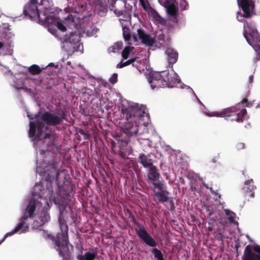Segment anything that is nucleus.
I'll use <instances>...</instances> for the list:
<instances>
[{"instance_id": "1", "label": "nucleus", "mask_w": 260, "mask_h": 260, "mask_svg": "<svg viewBox=\"0 0 260 260\" xmlns=\"http://www.w3.org/2000/svg\"><path fill=\"white\" fill-rule=\"evenodd\" d=\"M75 193L73 186L70 189L63 186L62 189L57 191L56 196L52 198L51 202L59 210L58 223L60 230L56 237L52 236L51 240L57 247L56 250L58 251L59 256L62 257V260H73L72 254L73 247L71 245V249L69 248L67 222L76 224L79 218L76 209L71 204Z\"/></svg>"}, {"instance_id": "2", "label": "nucleus", "mask_w": 260, "mask_h": 260, "mask_svg": "<svg viewBox=\"0 0 260 260\" xmlns=\"http://www.w3.org/2000/svg\"><path fill=\"white\" fill-rule=\"evenodd\" d=\"M43 151H47L43 161L37 167V173L42 179H68V171L59 167L61 147L55 141V137L50 134H46L41 142Z\"/></svg>"}, {"instance_id": "3", "label": "nucleus", "mask_w": 260, "mask_h": 260, "mask_svg": "<svg viewBox=\"0 0 260 260\" xmlns=\"http://www.w3.org/2000/svg\"><path fill=\"white\" fill-rule=\"evenodd\" d=\"M43 188L44 186L42 183L40 184L35 183L31 197L25 208L23 215L22 216L23 218H25L28 221H31V226L33 229H38L50 220L49 212L50 206L47 201L46 203L48 207H44L39 213L38 219H36L37 212L42 205L39 200L43 197L42 189Z\"/></svg>"}, {"instance_id": "4", "label": "nucleus", "mask_w": 260, "mask_h": 260, "mask_svg": "<svg viewBox=\"0 0 260 260\" xmlns=\"http://www.w3.org/2000/svg\"><path fill=\"white\" fill-rule=\"evenodd\" d=\"M121 113L124 121L122 122L121 127L128 137L133 135H140L139 131V125L137 120L142 119L145 115L137 105L126 106L121 105Z\"/></svg>"}, {"instance_id": "5", "label": "nucleus", "mask_w": 260, "mask_h": 260, "mask_svg": "<svg viewBox=\"0 0 260 260\" xmlns=\"http://www.w3.org/2000/svg\"><path fill=\"white\" fill-rule=\"evenodd\" d=\"M136 227L135 228L136 233L141 241L147 246L152 247L150 250L154 257L156 260H167L162 251L156 248L159 247L158 241L148 232L144 225L137 220L134 221Z\"/></svg>"}, {"instance_id": "6", "label": "nucleus", "mask_w": 260, "mask_h": 260, "mask_svg": "<svg viewBox=\"0 0 260 260\" xmlns=\"http://www.w3.org/2000/svg\"><path fill=\"white\" fill-rule=\"evenodd\" d=\"M247 102V99L245 98L235 106L225 108L221 111L212 112L208 114V116L224 117L226 119L230 118L232 121L243 122L247 115V111L245 108H240L239 106L241 104L246 103Z\"/></svg>"}, {"instance_id": "7", "label": "nucleus", "mask_w": 260, "mask_h": 260, "mask_svg": "<svg viewBox=\"0 0 260 260\" xmlns=\"http://www.w3.org/2000/svg\"><path fill=\"white\" fill-rule=\"evenodd\" d=\"M59 112L56 115L54 112H45L41 116V119L48 125H59L66 118V112L63 109H57Z\"/></svg>"}, {"instance_id": "8", "label": "nucleus", "mask_w": 260, "mask_h": 260, "mask_svg": "<svg viewBox=\"0 0 260 260\" xmlns=\"http://www.w3.org/2000/svg\"><path fill=\"white\" fill-rule=\"evenodd\" d=\"M45 124L40 119L29 122V135L30 137H35V140H41L44 132Z\"/></svg>"}, {"instance_id": "9", "label": "nucleus", "mask_w": 260, "mask_h": 260, "mask_svg": "<svg viewBox=\"0 0 260 260\" xmlns=\"http://www.w3.org/2000/svg\"><path fill=\"white\" fill-rule=\"evenodd\" d=\"M81 36L76 32H71L66 35L64 39V47L72 52L77 51L79 48Z\"/></svg>"}, {"instance_id": "10", "label": "nucleus", "mask_w": 260, "mask_h": 260, "mask_svg": "<svg viewBox=\"0 0 260 260\" xmlns=\"http://www.w3.org/2000/svg\"><path fill=\"white\" fill-rule=\"evenodd\" d=\"M38 6V0H30L24 7V15L30 18L36 19L37 16H39Z\"/></svg>"}, {"instance_id": "11", "label": "nucleus", "mask_w": 260, "mask_h": 260, "mask_svg": "<svg viewBox=\"0 0 260 260\" xmlns=\"http://www.w3.org/2000/svg\"><path fill=\"white\" fill-rule=\"evenodd\" d=\"M164 87H173L179 83V80L177 78L176 74L173 72L170 73L168 70H165L161 73Z\"/></svg>"}, {"instance_id": "12", "label": "nucleus", "mask_w": 260, "mask_h": 260, "mask_svg": "<svg viewBox=\"0 0 260 260\" xmlns=\"http://www.w3.org/2000/svg\"><path fill=\"white\" fill-rule=\"evenodd\" d=\"M154 198L156 202L157 201L159 203L169 202L171 206V210L175 208L174 202L170 199L169 192L166 188L161 191H156L154 193Z\"/></svg>"}, {"instance_id": "13", "label": "nucleus", "mask_w": 260, "mask_h": 260, "mask_svg": "<svg viewBox=\"0 0 260 260\" xmlns=\"http://www.w3.org/2000/svg\"><path fill=\"white\" fill-rule=\"evenodd\" d=\"M53 14L51 9L45 8L43 11H39V16H37V19L43 23L52 24L54 22Z\"/></svg>"}, {"instance_id": "14", "label": "nucleus", "mask_w": 260, "mask_h": 260, "mask_svg": "<svg viewBox=\"0 0 260 260\" xmlns=\"http://www.w3.org/2000/svg\"><path fill=\"white\" fill-rule=\"evenodd\" d=\"M239 6L241 8L244 12L243 16L244 18H249L251 17V12L254 7V3L251 0H237Z\"/></svg>"}, {"instance_id": "15", "label": "nucleus", "mask_w": 260, "mask_h": 260, "mask_svg": "<svg viewBox=\"0 0 260 260\" xmlns=\"http://www.w3.org/2000/svg\"><path fill=\"white\" fill-rule=\"evenodd\" d=\"M160 73H154L152 74L148 78V82L152 88H164L163 81Z\"/></svg>"}, {"instance_id": "16", "label": "nucleus", "mask_w": 260, "mask_h": 260, "mask_svg": "<svg viewBox=\"0 0 260 260\" xmlns=\"http://www.w3.org/2000/svg\"><path fill=\"white\" fill-rule=\"evenodd\" d=\"M137 38L141 41V42L148 46H151L154 43V39L149 34L145 32L142 28L137 29Z\"/></svg>"}, {"instance_id": "17", "label": "nucleus", "mask_w": 260, "mask_h": 260, "mask_svg": "<svg viewBox=\"0 0 260 260\" xmlns=\"http://www.w3.org/2000/svg\"><path fill=\"white\" fill-rule=\"evenodd\" d=\"M98 256V248H89L84 254L81 250V253H78L77 256V260H94Z\"/></svg>"}, {"instance_id": "18", "label": "nucleus", "mask_w": 260, "mask_h": 260, "mask_svg": "<svg viewBox=\"0 0 260 260\" xmlns=\"http://www.w3.org/2000/svg\"><path fill=\"white\" fill-rule=\"evenodd\" d=\"M31 221H29L21 216L19 219V222L14 228V231L17 233L24 234L28 231L29 225H31Z\"/></svg>"}, {"instance_id": "19", "label": "nucleus", "mask_w": 260, "mask_h": 260, "mask_svg": "<svg viewBox=\"0 0 260 260\" xmlns=\"http://www.w3.org/2000/svg\"><path fill=\"white\" fill-rule=\"evenodd\" d=\"M137 161L145 168L151 167L153 164L150 153L146 154L144 153H140L137 158Z\"/></svg>"}, {"instance_id": "20", "label": "nucleus", "mask_w": 260, "mask_h": 260, "mask_svg": "<svg viewBox=\"0 0 260 260\" xmlns=\"http://www.w3.org/2000/svg\"><path fill=\"white\" fill-rule=\"evenodd\" d=\"M249 36L251 38V39H250L247 34H244V37L248 43L253 47H258L260 50V35L257 31H254L251 34H249Z\"/></svg>"}, {"instance_id": "21", "label": "nucleus", "mask_w": 260, "mask_h": 260, "mask_svg": "<svg viewBox=\"0 0 260 260\" xmlns=\"http://www.w3.org/2000/svg\"><path fill=\"white\" fill-rule=\"evenodd\" d=\"M118 4L121 6V8H118L116 6V3L115 0H111L109 8L111 11H113L114 13L117 16H120L123 14L124 3V2L121 0H119Z\"/></svg>"}, {"instance_id": "22", "label": "nucleus", "mask_w": 260, "mask_h": 260, "mask_svg": "<svg viewBox=\"0 0 260 260\" xmlns=\"http://www.w3.org/2000/svg\"><path fill=\"white\" fill-rule=\"evenodd\" d=\"M151 189L155 193L166 188L163 183V180H147Z\"/></svg>"}, {"instance_id": "23", "label": "nucleus", "mask_w": 260, "mask_h": 260, "mask_svg": "<svg viewBox=\"0 0 260 260\" xmlns=\"http://www.w3.org/2000/svg\"><path fill=\"white\" fill-rule=\"evenodd\" d=\"M122 35L124 40L126 42H128L129 44H131V41H133L134 43L138 42L137 34L133 33L132 37H131L129 28L127 26H124L122 27Z\"/></svg>"}, {"instance_id": "24", "label": "nucleus", "mask_w": 260, "mask_h": 260, "mask_svg": "<svg viewBox=\"0 0 260 260\" xmlns=\"http://www.w3.org/2000/svg\"><path fill=\"white\" fill-rule=\"evenodd\" d=\"M113 180H95L96 184L99 186L101 189H103L107 192L112 189L113 185Z\"/></svg>"}, {"instance_id": "25", "label": "nucleus", "mask_w": 260, "mask_h": 260, "mask_svg": "<svg viewBox=\"0 0 260 260\" xmlns=\"http://www.w3.org/2000/svg\"><path fill=\"white\" fill-rule=\"evenodd\" d=\"M165 53L168 56V61L170 64H174L178 60V53L172 48H167Z\"/></svg>"}, {"instance_id": "26", "label": "nucleus", "mask_w": 260, "mask_h": 260, "mask_svg": "<svg viewBox=\"0 0 260 260\" xmlns=\"http://www.w3.org/2000/svg\"><path fill=\"white\" fill-rule=\"evenodd\" d=\"M164 7L166 9L167 12L169 15L173 17H176L178 16V9L174 4H171L167 1L165 3Z\"/></svg>"}, {"instance_id": "27", "label": "nucleus", "mask_w": 260, "mask_h": 260, "mask_svg": "<svg viewBox=\"0 0 260 260\" xmlns=\"http://www.w3.org/2000/svg\"><path fill=\"white\" fill-rule=\"evenodd\" d=\"M148 170V179H159L160 174L157 167L152 165V166L147 168Z\"/></svg>"}, {"instance_id": "28", "label": "nucleus", "mask_w": 260, "mask_h": 260, "mask_svg": "<svg viewBox=\"0 0 260 260\" xmlns=\"http://www.w3.org/2000/svg\"><path fill=\"white\" fill-rule=\"evenodd\" d=\"M256 188L253 180H245L244 181L243 189L246 192H250Z\"/></svg>"}, {"instance_id": "29", "label": "nucleus", "mask_w": 260, "mask_h": 260, "mask_svg": "<svg viewBox=\"0 0 260 260\" xmlns=\"http://www.w3.org/2000/svg\"><path fill=\"white\" fill-rule=\"evenodd\" d=\"M224 211L225 212V215L227 217V218L229 220L230 223H233L236 225L239 224L238 222L235 220V218L236 215L234 212L228 209H224Z\"/></svg>"}, {"instance_id": "30", "label": "nucleus", "mask_w": 260, "mask_h": 260, "mask_svg": "<svg viewBox=\"0 0 260 260\" xmlns=\"http://www.w3.org/2000/svg\"><path fill=\"white\" fill-rule=\"evenodd\" d=\"M42 69L36 64H33L28 68L29 72L32 75H38L42 72Z\"/></svg>"}, {"instance_id": "31", "label": "nucleus", "mask_w": 260, "mask_h": 260, "mask_svg": "<svg viewBox=\"0 0 260 260\" xmlns=\"http://www.w3.org/2000/svg\"><path fill=\"white\" fill-rule=\"evenodd\" d=\"M133 48V47L126 46L121 52L122 57L125 59H127L130 54L131 51Z\"/></svg>"}, {"instance_id": "32", "label": "nucleus", "mask_w": 260, "mask_h": 260, "mask_svg": "<svg viewBox=\"0 0 260 260\" xmlns=\"http://www.w3.org/2000/svg\"><path fill=\"white\" fill-rule=\"evenodd\" d=\"M254 251L255 254L253 255L252 260H260V246L256 245Z\"/></svg>"}, {"instance_id": "33", "label": "nucleus", "mask_w": 260, "mask_h": 260, "mask_svg": "<svg viewBox=\"0 0 260 260\" xmlns=\"http://www.w3.org/2000/svg\"><path fill=\"white\" fill-rule=\"evenodd\" d=\"M108 12V8L106 6L100 5L99 9L98 14L101 16L106 15Z\"/></svg>"}, {"instance_id": "34", "label": "nucleus", "mask_w": 260, "mask_h": 260, "mask_svg": "<svg viewBox=\"0 0 260 260\" xmlns=\"http://www.w3.org/2000/svg\"><path fill=\"white\" fill-rule=\"evenodd\" d=\"M187 179H200L199 176L193 172H187L186 174Z\"/></svg>"}, {"instance_id": "35", "label": "nucleus", "mask_w": 260, "mask_h": 260, "mask_svg": "<svg viewBox=\"0 0 260 260\" xmlns=\"http://www.w3.org/2000/svg\"><path fill=\"white\" fill-rule=\"evenodd\" d=\"M250 245H248L246 246L245 248V250H244V255L242 257V260H245L244 258H245V255H247V254H250L251 253V249L250 248ZM255 254H254L253 255H254ZM253 256H252V257L253 258ZM247 260H249V257H248V255H247ZM252 258H251V260H252Z\"/></svg>"}, {"instance_id": "36", "label": "nucleus", "mask_w": 260, "mask_h": 260, "mask_svg": "<svg viewBox=\"0 0 260 260\" xmlns=\"http://www.w3.org/2000/svg\"><path fill=\"white\" fill-rule=\"evenodd\" d=\"M112 49V51L114 52H116V51H119L122 48V43H117L114 44L113 46L111 47Z\"/></svg>"}, {"instance_id": "37", "label": "nucleus", "mask_w": 260, "mask_h": 260, "mask_svg": "<svg viewBox=\"0 0 260 260\" xmlns=\"http://www.w3.org/2000/svg\"><path fill=\"white\" fill-rule=\"evenodd\" d=\"M56 26L58 28V29L62 31H64L65 30H66V27L60 22L57 21L56 22Z\"/></svg>"}, {"instance_id": "38", "label": "nucleus", "mask_w": 260, "mask_h": 260, "mask_svg": "<svg viewBox=\"0 0 260 260\" xmlns=\"http://www.w3.org/2000/svg\"><path fill=\"white\" fill-rule=\"evenodd\" d=\"M117 78H118L117 74L114 73L113 74L112 76L111 77V78H110L109 81L111 83L114 84V83L117 82Z\"/></svg>"}, {"instance_id": "39", "label": "nucleus", "mask_w": 260, "mask_h": 260, "mask_svg": "<svg viewBox=\"0 0 260 260\" xmlns=\"http://www.w3.org/2000/svg\"><path fill=\"white\" fill-rule=\"evenodd\" d=\"M17 233L14 231V229H13L11 231L7 233L4 236V237L2 238L3 239H4V241L7 238L12 236L15 234H16Z\"/></svg>"}, {"instance_id": "40", "label": "nucleus", "mask_w": 260, "mask_h": 260, "mask_svg": "<svg viewBox=\"0 0 260 260\" xmlns=\"http://www.w3.org/2000/svg\"><path fill=\"white\" fill-rule=\"evenodd\" d=\"M188 6V4L185 0H182V2L180 3V7L183 10L186 9V7Z\"/></svg>"}, {"instance_id": "41", "label": "nucleus", "mask_w": 260, "mask_h": 260, "mask_svg": "<svg viewBox=\"0 0 260 260\" xmlns=\"http://www.w3.org/2000/svg\"><path fill=\"white\" fill-rule=\"evenodd\" d=\"M135 60H136L135 58H131L130 59H129L125 62H124L125 66L126 67V66L129 65L131 63H133Z\"/></svg>"}, {"instance_id": "42", "label": "nucleus", "mask_w": 260, "mask_h": 260, "mask_svg": "<svg viewBox=\"0 0 260 260\" xmlns=\"http://www.w3.org/2000/svg\"><path fill=\"white\" fill-rule=\"evenodd\" d=\"M206 210L207 212H208V215L210 217L213 215L214 213V210L213 209L210 210V207L209 206L206 208Z\"/></svg>"}, {"instance_id": "43", "label": "nucleus", "mask_w": 260, "mask_h": 260, "mask_svg": "<svg viewBox=\"0 0 260 260\" xmlns=\"http://www.w3.org/2000/svg\"><path fill=\"white\" fill-rule=\"evenodd\" d=\"M197 180H191V181L190 182V188L192 189V190H197V187L193 185V181H196Z\"/></svg>"}, {"instance_id": "44", "label": "nucleus", "mask_w": 260, "mask_h": 260, "mask_svg": "<svg viewBox=\"0 0 260 260\" xmlns=\"http://www.w3.org/2000/svg\"><path fill=\"white\" fill-rule=\"evenodd\" d=\"M237 148L238 149H242L244 148V144L242 143H239L236 145Z\"/></svg>"}, {"instance_id": "45", "label": "nucleus", "mask_w": 260, "mask_h": 260, "mask_svg": "<svg viewBox=\"0 0 260 260\" xmlns=\"http://www.w3.org/2000/svg\"><path fill=\"white\" fill-rule=\"evenodd\" d=\"M210 190L211 192L212 193L216 194L218 198H221V194L218 193H217V192H215L214 190H213L212 187H210Z\"/></svg>"}, {"instance_id": "46", "label": "nucleus", "mask_w": 260, "mask_h": 260, "mask_svg": "<svg viewBox=\"0 0 260 260\" xmlns=\"http://www.w3.org/2000/svg\"><path fill=\"white\" fill-rule=\"evenodd\" d=\"M125 67L124 62L122 61H121L119 63L117 64L116 66V67L117 68H122L123 67Z\"/></svg>"}, {"instance_id": "47", "label": "nucleus", "mask_w": 260, "mask_h": 260, "mask_svg": "<svg viewBox=\"0 0 260 260\" xmlns=\"http://www.w3.org/2000/svg\"><path fill=\"white\" fill-rule=\"evenodd\" d=\"M79 133L83 136H86L87 134L84 132V131L83 129H80L79 130Z\"/></svg>"}, {"instance_id": "48", "label": "nucleus", "mask_w": 260, "mask_h": 260, "mask_svg": "<svg viewBox=\"0 0 260 260\" xmlns=\"http://www.w3.org/2000/svg\"><path fill=\"white\" fill-rule=\"evenodd\" d=\"M46 181L48 182H49V183H52L53 181L54 180H51V179H49V180H41V181ZM55 181H57V183H60V181H59V180H55Z\"/></svg>"}, {"instance_id": "49", "label": "nucleus", "mask_w": 260, "mask_h": 260, "mask_svg": "<svg viewBox=\"0 0 260 260\" xmlns=\"http://www.w3.org/2000/svg\"><path fill=\"white\" fill-rule=\"evenodd\" d=\"M72 180H68V179H67V180H63V184H65L66 183H72Z\"/></svg>"}, {"instance_id": "50", "label": "nucleus", "mask_w": 260, "mask_h": 260, "mask_svg": "<svg viewBox=\"0 0 260 260\" xmlns=\"http://www.w3.org/2000/svg\"><path fill=\"white\" fill-rule=\"evenodd\" d=\"M139 1H140V3H141V5L143 7V8L144 9H146V6H145V3H144V1L143 0H139Z\"/></svg>"}, {"instance_id": "51", "label": "nucleus", "mask_w": 260, "mask_h": 260, "mask_svg": "<svg viewBox=\"0 0 260 260\" xmlns=\"http://www.w3.org/2000/svg\"><path fill=\"white\" fill-rule=\"evenodd\" d=\"M246 237L250 242H254V240L252 239H251V237L248 235H246Z\"/></svg>"}, {"instance_id": "52", "label": "nucleus", "mask_w": 260, "mask_h": 260, "mask_svg": "<svg viewBox=\"0 0 260 260\" xmlns=\"http://www.w3.org/2000/svg\"><path fill=\"white\" fill-rule=\"evenodd\" d=\"M240 247V244L239 243L237 242L235 245V248L236 249V251H237L238 250V248Z\"/></svg>"}, {"instance_id": "53", "label": "nucleus", "mask_w": 260, "mask_h": 260, "mask_svg": "<svg viewBox=\"0 0 260 260\" xmlns=\"http://www.w3.org/2000/svg\"><path fill=\"white\" fill-rule=\"evenodd\" d=\"M249 81L250 83L253 82V75H250L249 77Z\"/></svg>"}, {"instance_id": "54", "label": "nucleus", "mask_w": 260, "mask_h": 260, "mask_svg": "<svg viewBox=\"0 0 260 260\" xmlns=\"http://www.w3.org/2000/svg\"><path fill=\"white\" fill-rule=\"evenodd\" d=\"M115 180L116 181V182L115 183V185L116 187L119 184L120 180L118 179V180Z\"/></svg>"}, {"instance_id": "55", "label": "nucleus", "mask_w": 260, "mask_h": 260, "mask_svg": "<svg viewBox=\"0 0 260 260\" xmlns=\"http://www.w3.org/2000/svg\"><path fill=\"white\" fill-rule=\"evenodd\" d=\"M250 197H251V198H253L254 197V193L253 192H251L250 194Z\"/></svg>"}, {"instance_id": "56", "label": "nucleus", "mask_w": 260, "mask_h": 260, "mask_svg": "<svg viewBox=\"0 0 260 260\" xmlns=\"http://www.w3.org/2000/svg\"><path fill=\"white\" fill-rule=\"evenodd\" d=\"M170 180V181H169V183H172V184L173 183H174V182H175V181L176 180Z\"/></svg>"}, {"instance_id": "57", "label": "nucleus", "mask_w": 260, "mask_h": 260, "mask_svg": "<svg viewBox=\"0 0 260 260\" xmlns=\"http://www.w3.org/2000/svg\"><path fill=\"white\" fill-rule=\"evenodd\" d=\"M4 46V44L2 42H0V49H1Z\"/></svg>"}, {"instance_id": "58", "label": "nucleus", "mask_w": 260, "mask_h": 260, "mask_svg": "<svg viewBox=\"0 0 260 260\" xmlns=\"http://www.w3.org/2000/svg\"><path fill=\"white\" fill-rule=\"evenodd\" d=\"M27 116L30 119H34V117H31L30 115L28 114L27 115Z\"/></svg>"}, {"instance_id": "59", "label": "nucleus", "mask_w": 260, "mask_h": 260, "mask_svg": "<svg viewBox=\"0 0 260 260\" xmlns=\"http://www.w3.org/2000/svg\"><path fill=\"white\" fill-rule=\"evenodd\" d=\"M4 239H2L1 240H0V245L3 243L4 242Z\"/></svg>"}, {"instance_id": "60", "label": "nucleus", "mask_w": 260, "mask_h": 260, "mask_svg": "<svg viewBox=\"0 0 260 260\" xmlns=\"http://www.w3.org/2000/svg\"><path fill=\"white\" fill-rule=\"evenodd\" d=\"M204 186L205 187V188H208V185H207V184H204Z\"/></svg>"}, {"instance_id": "61", "label": "nucleus", "mask_w": 260, "mask_h": 260, "mask_svg": "<svg viewBox=\"0 0 260 260\" xmlns=\"http://www.w3.org/2000/svg\"><path fill=\"white\" fill-rule=\"evenodd\" d=\"M136 180H137V181H138V182H139V183H140V182H142V181L143 180H139V179L135 180V181H136Z\"/></svg>"}, {"instance_id": "62", "label": "nucleus", "mask_w": 260, "mask_h": 260, "mask_svg": "<svg viewBox=\"0 0 260 260\" xmlns=\"http://www.w3.org/2000/svg\"><path fill=\"white\" fill-rule=\"evenodd\" d=\"M197 100H198V102H199L200 104H202V103H201V102L200 101V100L198 98V97H197Z\"/></svg>"}, {"instance_id": "63", "label": "nucleus", "mask_w": 260, "mask_h": 260, "mask_svg": "<svg viewBox=\"0 0 260 260\" xmlns=\"http://www.w3.org/2000/svg\"><path fill=\"white\" fill-rule=\"evenodd\" d=\"M87 180H88L87 183H91V179Z\"/></svg>"}, {"instance_id": "64", "label": "nucleus", "mask_w": 260, "mask_h": 260, "mask_svg": "<svg viewBox=\"0 0 260 260\" xmlns=\"http://www.w3.org/2000/svg\"><path fill=\"white\" fill-rule=\"evenodd\" d=\"M180 180L181 181V180ZM181 181H182V182L183 183H184V184L185 183V181H184V179L181 180Z\"/></svg>"}]
</instances>
